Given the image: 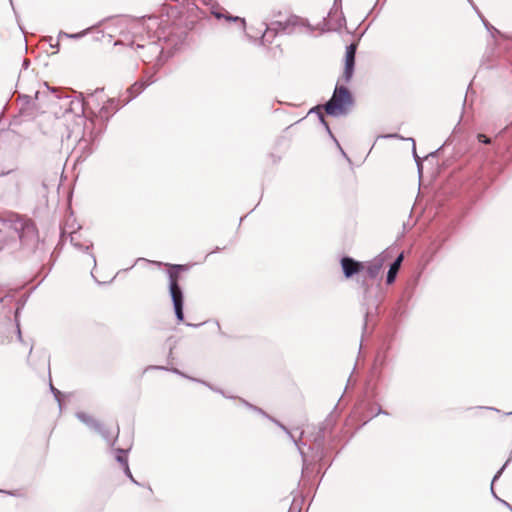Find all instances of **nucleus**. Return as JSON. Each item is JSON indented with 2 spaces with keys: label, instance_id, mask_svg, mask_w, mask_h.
Masks as SVG:
<instances>
[{
  "label": "nucleus",
  "instance_id": "obj_1",
  "mask_svg": "<svg viewBox=\"0 0 512 512\" xmlns=\"http://www.w3.org/2000/svg\"><path fill=\"white\" fill-rule=\"evenodd\" d=\"M38 243V229L31 218L16 212L0 216V251L13 247L30 254L37 249Z\"/></svg>",
  "mask_w": 512,
  "mask_h": 512
},
{
  "label": "nucleus",
  "instance_id": "obj_2",
  "mask_svg": "<svg viewBox=\"0 0 512 512\" xmlns=\"http://www.w3.org/2000/svg\"><path fill=\"white\" fill-rule=\"evenodd\" d=\"M168 291L178 323L184 322V292L179 284L180 272L188 270L187 265L167 264Z\"/></svg>",
  "mask_w": 512,
  "mask_h": 512
},
{
  "label": "nucleus",
  "instance_id": "obj_3",
  "mask_svg": "<svg viewBox=\"0 0 512 512\" xmlns=\"http://www.w3.org/2000/svg\"><path fill=\"white\" fill-rule=\"evenodd\" d=\"M354 106L351 91L344 85L336 84L331 98L323 105L327 115L331 117L346 116Z\"/></svg>",
  "mask_w": 512,
  "mask_h": 512
},
{
  "label": "nucleus",
  "instance_id": "obj_4",
  "mask_svg": "<svg viewBox=\"0 0 512 512\" xmlns=\"http://www.w3.org/2000/svg\"><path fill=\"white\" fill-rule=\"evenodd\" d=\"M308 25L303 19L298 16L292 15L285 21H276L272 23V27H267L262 35V41L272 42L271 38H274L278 33L292 34L295 31L296 26Z\"/></svg>",
  "mask_w": 512,
  "mask_h": 512
},
{
  "label": "nucleus",
  "instance_id": "obj_5",
  "mask_svg": "<svg viewBox=\"0 0 512 512\" xmlns=\"http://www.w3.org/2000/svg\"><path fill=\"white\" fill-rule=\"evenodd\" d=\"M359 283L361 288H363V297L361 304L365 310V322L363 326L364 329H366L368 318L376 315L378 312L380 299L378 296V289L369 286L366 281V277H363Z\"/></svg>",
  "mask_w": 512,
  "mask_h": 512
},
{
  "label": "nucleus",
  "instance_id": "obj_6",
  "mask_svg": "<svg viewBox=\"0 0 512 512\" xmlns=\"http://www.w3.org/2000/svg\"><path fill=\"white\" fill-rule=\"evenodd\" d=\"M240 402L245 406L247 407L248 409L268 418L269 420H271L273 423H275L277 426H279L287 435L288 437L293 441V443L295 444V446L298 448L299 452H300V455L303 459V462L305 463V454L301 448V446H304L305 443H303L300 439H295L294 436L292 435V433L287 429L286 426H284L281 422H279L278 420L272 418L271 416H269L263 409L249 403L248 401H246L245 399H242L240 398Z\"/></svg>",
  "mask_w": 512,
  "mask_h": 512
},
{
  "label": "nucleus",
  "instance_id": "obj_7",
  "mask_svg": "<svg viewBox=\"0 0 512 512\" xmlns=\"http://www.w3.org/2000/svg\"><path fill=\"white\" fill-rule=\"evenodd\" d=\"M240 402L245 406L247 407L248 409L268 418L269 420H271L273 423H275L277 426H279L287 435L288 437L293 441V443L295 444V446L298 448L299 452H300V455L303 459V462L305 463V454L301 448V446H304L305 443H303L300 439H295L294 436L292 435V433L287 429L286 426H284L281 422H279L278 420L272 418L271 416H269L263 409L249 403L248 401H246L245 399H242L240 398Z\"/></svg>",
  "mask_w": 512,
  "mask_h": 512
},
{
  "label": "nucleus",
  "instance_id": "obj_8",
  "mask_svg": "<svg viewBox=\"0 0 512 512\" xmlns=\"http://www.w3.org/2000/svg\"><path fill=\"white\" fill-rule=\"evenodd\" d=\"M340 266L343 276L346 279H351L364 271V262L358 261L351 256H343L340 259Z\"/></svg>",
  "mask_w": 512,
  "mask_h": 512
},
{
  "label": "nucleus",
  "instance_id": "obj_9",
  "mask_svg": "<svg viewBox=\"0 0 512 512\" xmlns=\"http://www.w3.org/2000/svg\"><path fill=\"white\" fill-rule=\"evenodd\" d=\"M59 98L61 100V107L64 108L65 113H72L78 117L84 114L85 102L83 98L72 97L70 95H65L64 97Z\"/></svg>",
  "mask_w": 512,
  "mask_h": 512
},
{
  "label": "nucleus",
  "instance_id": "obj_10",
  "mask_svg": "<svg viewBox=\"0 0 512 512\" xmlns=\"http://www.w3.org/2000/svg\"><path fill=\"white\" fill-rule=\"evenodd\" d=\"M356 50L357 44L355 43H351L346 47L345 65L343 72V78L346 82H349L354 74Z\"/></svg>",
  "mask_w": 512,
  "mask_h": 512
},
{
  "label": "nucleus",
  "instance_id": "obj_11",
  "mask_svg": "<svg viewBox=\"0 0 512 512\" xmlns=\"http://www.w3.org/2000/svg\"><path fill=\"white\" fill-rule=\"evenodd\" d=\"M156 82V78L154 75H149L146 79H141L136 81L134 84H132L128 90L127 93L130 95V97L126 100V103L130 102L134 98H136L139 94H141L149 85Z\"/></svg>",
  "mask_w": 512,
  "mask_h": 512
},
{
  "label": "nucleus",
  "instance_id": "obj_12",
  "mask_svg": "<svg viewBox=\"0 0 512 512\" xmlns=\"http://www.w3.org/2000/svg\"><path fill=\"white\" fill-rule=\"evenodd\" d=\"M384 259L381 255L373 258L370 261L364 263V271L366 277L369 279H376L382 270Z\"/></svg>",
  "mask_w": 512,
  "mask_h": 512
},
{
  "label": "nucleus",
  "instance_id": "obj_13",
  "mask_svg": "<svg viewBox=\"0 0 512 512\" xmlns=\"http://www.w3.org/2000/svg\"><path fill=\"white\" fill-rule=\"evenodd\" d=\"M323 20L325 31H340L343 27L346 26V19L342 12L336 20L332 18V12H329L328 19L324 18Z\"/></svg>",
  "mask_w": 512,
  "mask_h": 512
},
{
  "label": "nucleus",
  "instance_id": "obj_14",
  "mask_svg": "<svg viewBox=\"0 0 512 512\" xmlns=\"http://www.w3.org/2000/svg\"><path fill=\"white\" fill-rule=\"evenodd\" d=\"M403 261V254L398 255L390 264L386 275V284L391 285L395 282L399 269Z\"/></svg>",
  "mask_w": 512,
  "mask_h": 512
},
{
  "label": "nucleus",
  "instance_id": "obj_15",
  "mask_svg": "<svg viewBox=\"0 0 512 512\" xmlns=\"http://www.w3.org/2000/svg\"><path fill=\"white\" fill-rule=\"evenodd\" d=\"M212 14L214 15V17L216 19H225L226 21H229V22H239L240 25H241V29L243 31L246 28V21H245L244 18H241L239 16H233V15H230V14H225V13L219 11V10H213Z\"/></svg>",
  "mask_w": 512,
  "mask_h": 512
},
{
  "label": "nucleus",
  "instance_id": "obj_16",
  "mask_svg": "<svg viewBox=\"0 0 512 512\" xmlns=\"http://www.w3.org/2000/svg\"><path fill=\"white\" fill-rule=\"evenodd\" d=\"M76 417L87 427L94 430L96 427H99V421L94 419L92 416L85 412H78L76 414Z\"/></svg>",
  "mask_w": 512,
  "mask_h": 512
},
{
  "label": "nucleus",
  "instance_id": "obj_17",
  "mask_svg": "<svg viewBox=\"0 0 512 512\" xmlns=\"http://www.w3.org/2000/svg\"><path fill=\"white\" fill-rule=\"evenodd\" d=\"M110 110H114V111L118 110V108L115 105L114 99H109L107 101V103L100 109V111H99L100 118L108 120L109 119L108 113Z\"/></svg>",
  "mask_w": 512,
  "mask_h": 512
},
{
  "label": "nucleus",
  "instance_id": "obj_18",
  "mask_svg": "<svg viewBox=\"0 0 512 512\" xmlns=\"http://www.w3.org/2000/svg\"><path fill=\"white\" fill-rule=\"evenodd\" d=\"M70 242L71 244L78 250L89 252V250L93 247V243L90 242L88 245H83L77 240L76 233L73 232L70 234Z\"/></svg>",
  "mask_w": 512,
  "mask_h": 512
},
{
  "label": "nucleus",
  "instance_id": "obj_19",
  "mask_svg": "<svg viewBox=\"0 0 512 512\" xmlns=\"http://www.w3.org/2000/svg\"><path fill=\"white\" fill-rule=\"evenodd\" d=\"M128 451H129L128 449H122V448L115 449V453H116L115 459L118 463L121 464L122 467L129 465L128 459H127Z\"/></svg>",
  "mask_w": 512,
  "mask_h": 512
},
{
  "label": "nucleus",
  "instance_id": "obj_20",
  "mask_svg": "<svg viewBox=\"0 0 512 512\" xmlns=\"http://www.w3.org/2000/svg\"><path fill=\"white\" fill-rule=\"evenodd\" d=\"M406 140H408V141H410L412 143L413 157H414V160H415L416 165H417L418 173H419V175H421L422 174V169H423L422 159L417 155L416 146H415V140H414V138H407Z\"/></svg>",
  "mask_w": 512,
  "mask_h": 512
},
{
  "label": "nucleus",
  "instance_id": "obj_21",
  "mask_svg": "<svg viewBox=\"0 0 512 512\" xmlns=\"http://www.w3.org/2000/svg\"><path fill=\"white\" fill-rule=\"evenodd\" d=\"M476 13L478 14L481 22L483 23L484 27L486 28V30L488 32H490L492 34V36H494L493 33H496V34H500V31L498 29H496L493 25H491L486 19L485 17L481 14V12L479 11V9L477 8V10H475Z\"/></svg>",
  "mask_w": 512,
  "mask_h": 512
},
{
  "label": "nucleus",
  "instance_id": "obj_22",
  "mask_svg": "<svg viewBox=\"0 0 512 512\" xmlns=\"http://www.w3.org/2000/svg\"><path fill=\"white\" fill-rule=\"evenodd\" d=\"M149 369H153V370L171 371L172 373L177 374V375H180V376H182V377H185V378H187V379H189V380H191V378H192V377H190V376L185 375L183 372H181V371H180L179 369H177V368H171V369H169V368H167V367H165V366L153 365V366H149V367H147V369H146V370H149Z\"/></svg>",
  "mask_w": 512,
  "mask_h": 512
},
{
  "label": "nucleus",
  "instance_id": "obj_23",
  "mask_svg": "<svg viewBox=\"0 0 512 512\" xmlns=\"http://www.w3.org/2000/svg\"><path fill=\"white\" fill-rule=\"evenodd\" d=\"M510 459H508L504 465L497 471V473L494 475L493 479H492V483H491V494L492 496L497 500L499 501L500 498L497 496L496 492L494 491V487H493V484L494 482L502 475L503 471L505 470L506 466L508 465Z\"/></svg>",
  "mask_w": 512,
  "mask_h": 512
},
{
  "label": "nucleus",
  "instance_id": "obj_24",
  "mask_svg": "<svg viewBox=\"0 0 512 512\" xmlns=\"http://www.w3.org/2000/svg\"><path fill=\"white\" fill-rule=\"evenodd\" d=\"M94 431L100 434L105 441L111 442L110 432L101 422H99V427H96Z\"/></svg>",
  "mask_w": 512,
  "mask_h": 512
},
{
  "label": "nucleus",
  "instance_id": "obj_25",
  "mask_svg": "<svg viewBox=\"0 0 512 512\" xmlns=\"http://www.w3.org/2000/svg\"><path fill=\"white\" fill-rule=\"evenodd\" d=\"M85 34H86L85 30L81 31V32H78V33H67V32H64V31H60L59 34H58V38L65 37V38H69V39H80Z\"/></svg>",
  "mask_w": 512,
  "mask_h": 512
},
{
  "label": "nucleus",
  "instance_id": "obj_26",
  "mask_svg": "<svg viewBox=\"0 0 512 512\" xmlns=\"http://www.w3.org/2000/svg\"><path fill=\"white\" fill-rule=\"evenodd\" d=\"M326 426H327V424L322 423L321 426L319 427V431L315 437V442H317L319 446H321L323 444Z\"/></svg>",
  "mask_w": 512,
  "mask_h": 512
},
{
  "label": "nucleus",
  "instance_id": "obj_27",
  "mask_svg": "<svg viewBox=\"0 0 512 512\" xmlns=\"http://www.w3.org/2000/svg\"><path fill=\"white\" fill-rule=\"evenodd\" d=\"M191 381L201 383V384L205 385L206 387H208L209 389H211L212 391L217 392V393L221 394L222 396H225V392L222 389L216 388L204 380H200L197 378H191Z\"/></svg>",
  "mask_w": 512,
  "mask_h": 512
},
{
  "label": "nucleus",
  "instance_id": "obj_28",
  "mask_svg": "<svg viewBox=\"0 0 512 512\" xmlns=\"http://www.w3.org/2000/svg\"><path fill=\"white\" fill-rule=\"evenodd\" d=\"M15 170H16L15 165L6 167V166H3L2 164H0V177L7 176V175L11 174L12 172H14Z\"/></svg>",
  "mask_w": 512,
  "mask_h": 512
},
{
  "label": "nucleus",
  "instance_id": "obj_29",
  "mask_svg": "<svg viewBox=\"0 0 512 512\" xmlns=\"http://www.w3.org/2000/svg\"><path fill=\"white\" fill-rule=\"evenodd\" d=\"M323 105H316L314 107H312L310 110H309V114H317L318 116V119L320 118V114H323L322 113V110H323Z\"/></svg>",
  "mask_w": 512,
  "mask_h": 512
},
{
  "label": "nucleus",
  "instance_id": "obj_30",
  "mask_svg": "<svg viewBox=\"0 0 512 512\" xmlns=\"http://www.w3.org/2000/svg\"><path fill=\"white\" fill-rule=\"evenodd\" d=\"M50 390L51 392L53 393L56 401L58 402L59 404V407L61 408V401H60V391L58 389H56L52 383H50Z\"/></svg>",
  "mask_w": 512,
  "mask_h": 512
},
{
  "label": "nucleus",
  "instance_id": "obj_31",
  "mask_svg": "<svg viewBox=\"0 0 512 512\" xmlns=\"http://www.w3.org/2000/svg\"><path fill=\"white\" fill-rule=\"evenodd\" d=\"M123 470H124V473L125 475L135 484H139L132 476V473L130 471V468H129V465H126L125 467H123Z\"/></svg>",
  "mask_w": 512,
  "mask_h": 512
},
{
  "label": "nucleus",
  "instance_id": "obj_32",
  "mask_svg": "<svg viewBox=\"0 0 512 512\" xmlns=\"http://www.w3.org/2000/svg\"><path fill=\"white\" fill-rule=\"evenodd\" d=\"M477 139H478L479 142H481L483 144H490L491 143V139L489 137H487L486 135L481 134V133H479L477 135Z\"/></svg>",
  "mask_w": 512,
  "mask_h": 512
},
{
  "label": "nucleus",
  "instance_id": "obj_33",
  "mask_svg": "<svg viewBox=\"0 0 512 512\" xmlns=\"http://www.w3.org/2000/svg\"><path fill=\"white\" fill-rule=\"evenodd\" d=\"M336 146L337 148L339 149L340 153L342 154V156L349 162L351 163V159L348 157V155L345 153V151L343 150V148L341 147L340 143L338 141H336Z\"/></svg>",
  "mask_w": 512,
  "mask_h": 512
},
{
  "label": "nucleus",
  "instance_id": "obj_34",
  "mask_svg": "<svg viewBox=\"0 0 512 512\" xmlns=\"http://www.w3.org/2000/svg\"><path fill=\"white\" fill-rule=\"evenodd\" d=\"M446 143H447V142H445L442 146H440V147H439L438 149H436L435 151L430 152V153L426 156V158H428V157H436V156L438 155L439 151L443 148V146H444Z\"/></svg>",
  "mask_w": 512,
  "mask_h": 512
},
{
  "label": "nucleus",
  "instance_id": "obj_35",
  "mask_svg": "<svg viewBox=\"0 0 512 512\" xmlns=\"http://www.w3.org/2000/svg\"><path fill=\"white\" fill-rule=\"evenodd\" d=\"M325 130H326L327 134L329 135V137H330V138L334 141V143L336 144V141H338V140L336 139V137H335V136H334V134L332 133V131H331V129H330V126H327Z\"/></svg>",
  "mask_w": 512,
  "mask_h": 512
},
{
  "label": "nucleus",
  "instance_id": "obj_36",
  "mask_svg": "<svg viewBox=\"0 0 512 512\" xmlns=\"http://www.w3.org/2000/svg\"><path fill=\"white\" fill-rule=\"evenodd\" d=\"M325 130H326L327 134L329 135V137H330V138L334 141V143L336 144V141H338V140L336 139V137H335V136H334V134L332 133V131H331V129H330V126H327Z\"/></svg>",
  "mask_w": 512,
  "mask_h": 512
},
{
  "label": "nucleus",
  "instance_id": "obj_37",
  "mask_svg": "<svg viewBox=\"0 0 512 512\" xmlns=\"http://www.w3.org/2000/svg\"><path fill=\"white\" fill-rule=\"evenodd\" d=\"M319 122L321 125L326 129L327 126H329L328 122L325 120V117L323 114H320Z\"/></svg>",
  "mask_w": 512,
  "mask_h": 512
},
{
  "label": "nucleus",
  "instance_id": "obj_38",
  "mask_svg": "<svg viewBox=\"0 0 512 512\" xmlns=\"http://www.w3.org/2000/svg\"><path fill=\"white\" fill-rule=\"evenodd\" d=\"M16 330H17V338H18V340L22 341V333H21V329H20L19 323H16Z\"/></svg>",
  "mask_w": 512,
  "mask_h": 512
},
{
  "label": "nucleus",
  "instance_id": "obj_39",
  "mask_svg": "<svg viewBox=\"0 0 512 512\" xmlns=\"http://www.w3.org/2000/svg\"><path fill=\"white\" fill-rule=\"evenodd\" d=\"M383 138H397V139H403L404 138L402 136H400L399 134H388V135H385V136H382Z\"/></svg>",
  "mask_w": 512,
  "mask_h": 512
},
{
  "label": "nucleus",
  "instance_id": "obj_40",
  "mask_svg": "<svg viewBox=\"0 0 512 512\" xmlns=\"http://www.w3.org/2000/svg\"><path fill=\"white\" fill-rule=\"evenodd\" d=\"M499 502L502 503L505 507H507L512 512V506L507 501L500 498Z\"/></svg>",
  "mask_w": 512,
  "mask_h": 512
},
{
  "label": "nucleus",
  "instance_id": "obj_41",
  "mask_svg": "<svg viewBox=\"0 0 512 512\" xmlns=\"http://www.w3.org/2000/svg\"><path fill=\"white\" fill-rule=\"evenodd\" d=\"M89 257H90V260H91V262H92V264H93V267L95 268V267H96V265H97V262H96V258H95V256H94V254L89 253Z\"/></svg>",
  "mask_w": 512,
  "mask_h": 512
},
{
  "label": "nucleus",
  "instance_id": "obj_42",
  "mask_svg": "<svg viewBox=\"0 0 512 512\" xmlns=\"http://www.w3.org/2000/svg\"><path fill=\"white\" fill-rule=\"evenodd\" d=\"M59 39H60V38H58V39H57V41H56V43H55V44H52V43H51V44H50V46H51L52 48H57V49H59V45H60V44H59Z\"/></svg>",
  "mask_w": 512,
  "mask_h": 512
},
{
  "label": "nucleus",
  "instance_id": "obj_43",
  "mask_svg": "<svg viewBox=\"0 0 512 512\" xmlns=\"http://www.w3.org/2000/svg\"><path fill=\"white\" fill-rule=\"evenodd\" d=\"M149 48L153 49L155 52L158 51V47L155 45V43H150Z\"/></svg>",
  "mask_w": 512,
  "mask_h": 512
},
{
  "label": "nucleus",
  "instance_id": "obj_44",
  "mask_svg": "<svg viewBox=\"0 0 512 512\" xmlns=\"http://www.w3.org/2000/svg\"><path fill=\"white\" fill-rule=\"evenodd\" d=\"M0 493L9 494L11 496L15 495L13 492H10V491H7V490H3V489H0Z\"/></svg>",
  "mask_w": 512,
  "mask_h": 512
},
{
  "label": "nucleus",
  "instance_id": "obj_45",
  "mask_svg": "<svg viewBox=\"0 0 512 512\" xmlns=\"http://www.w3.org/2000/svg\"><path fill=\"white\" fill-rule=\"evenodd\" d=\"M467 1L470 3V5L472 6V8L474 10H477V6L474 4L473 0H467Z\"/></svg>",
  "mask_w": 512,
  "mask_h": 512
},
{
  "label": "nucleus",
  "instance_id": "obj_46",
  "mask_svg": "<svg viewBox=\"0 0 512 512\" xmlns=\"http://www.w3.org/2000/svg\"><path fill=\"white\" fill-rule=\"evenodd\" d=\"M187 326L189 327H198L200 326L201 324H191V323H186Z\"/></svg>",
  "mask_w": 512,
  "mask_h": 512
},
{
  "label": "nucleus",
  "instance_id": "obj_47",
  "mask_svg": "<svg viewBox=\"0 0 512 512\" xmlns=\"http://www.w3.org/2000/svg\"><path fill=\"white\" fill-rule=\"evenodd\" d=\"M377 414H384V415H387L388 413L384 410H382L381 408H379L378 410V413Z\"/></svg>",
  "mask_w": 512,
  "mask_h": 512
},
{
  "label": "nucleus",
  "instance_id": "obj_48",
  "mask_svg": "<svg viewBox=\"0 0 512 512\" xmlns=\"http://www.w3.org/2000/svg\"><path fill=\"white\" fill-rule=\"evenodd\" d=\"M224 397H225V398H229V399H233V398H234V396L228 395V394H226V393H225V396H224Z\"/></svg>",
  "mask_w": 512,
  "mask_h": 512
},
{
  "label": "nucleus",
  "instance_id": "obj_49",
  "mask_svg": "<svg viewBox=\"0 0 512 512\" xmlns=\"http://www.w3.org/2000/svg\"><path fill=\"white\" fill-rule=\"evenodd\" d=\"M487 409L494 410V411H498L497 409H495V408H493V407H487Z\"/></svg>",
  "mask_w": 512,
  "mask_h": 512
},
{
  "label": "nucleus",
  "instance_id": "obj_50",
  "mask_svg": "<svg viewBox=\"0 0 512 512\" xmlns=\"http://www.w3.org/2000/svg\"><path fill=\"white\" fill-rule=\"evenodd\" d=\"M39 93H40L39 91H37V92L35 93V98H38Z\"/></svg>",
  "mask_w": 512,
  "mask_h": 512
},
{
  "label": "nucleus",
  "instance_id": "obj_51",
  "mask_svg": "<svg viewBox=\"0 0 512 512\" xmlns=\"http://www.w3.org/2000/svg\"><path fill=\"white\" fill-rule=\"evenodd\" d=\"M137 48H144V46H143V45L138 44V45H137Z\"/></svg>",
  "mask_w": 512,
  "mask_h": 512
},
{
  "label": "nucleus",
  "instance_id": "obj_52",
  "mask_svg": "<svg viewBox=\"0 0 512 512\" xmlns=\"http://www.w3.org/2000/svg\"><path fill=\"white\" fill-rule=\"evenodd\" d=\"M154 263L159 265V266L162 265V262H154Z\"/></svg>",
  "mask_w": 512,
  "mask_h": 512
},
{
  "label": "nucleus",
  "instance_id": "obj_53",
  "mask_svg": "<svg viewBox=\"0 0 512 512\" xmlns=\"http://www.w3.org/2000/svg\"><path fill=\"white\" fill-rule=\"evenodd\" d=\"M219 247H216V250H214L212 253L216 252V251H219Z\"/></svg>",
  "mask_w": 512,
  "mask_h": 512
},
{
  "label": "nucleus",
  "instance_id": "obj_54",
  "mask_svg": "<svg viewBox=\"0 0 512 512\" xmlns=\"http://www.w3.org/2000/svg\"><path fill=\"white\" fill-rule=\"evenodd\" d=\"M506 415H512V411H511V412L506 413Z\"/></svg>",
  "mask_w": 512,
  "mask_h": 512
},
{
  "label": "nucleus",
  "instance_id": "obj_55",
  "mask_svg": "<svg viewBox=\"0 0 512 512\" xmlns=\"http://www.w3.org/2000/svg\"><path fill=\"white\" fill-rule=\"evenodd\" d=\"M289 512H292V508H290V511Z\"/></svg>",
  "mask_w": 512,
  "mask_h": 512
}]
</instances>
